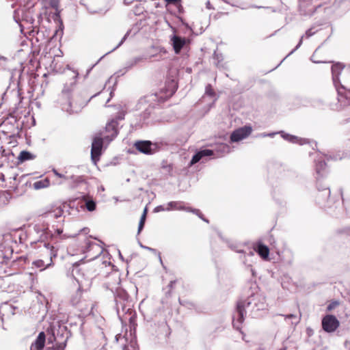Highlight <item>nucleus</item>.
Instances as JSON below:
<instances>
[{"mask_svg": "<svg viewBox=\"0 0 350 350\" xmlns=\"http://www.w3.org/2000/svg\"><path fill=\"white\" fill-rule=\"evenodd\" d=\"M62 206L53 207L42 214L33 225L31 234L41 239H66L75 237L78 234L64 233V217Z\"/></svg>", "mask_w": 350, "mask_h": 350, "instance_id": "nucleus-1", "label": "nucleus"}, {"mask_svg": "<svg viewBox=\"0 0 350 350\" xmlns=\"http://www.w3.org/2000/svg\"><path fill=\"white\" fill-rule=\"evenodd\" d=\"M67 75L70 77L66 82L59 95L57 103L62 109L69 114L77 113L85 107L90 100L100 94V92L92 95L90 98H83L82 94L76 91L77 79L79 73L77 70L68 69Z\"/></svg>", "mask_w": 350, "mask_h": 350, "instance_id": "nucleus-2", "label": "nucleus"}, {"mask_svg": "<svg viewBox=\"0 0 350 350\" xmlns=\"http://www.w3.org/2000/svg\"><path fill=\"white\" fill-rule=\"evenodd\" d=\"M109 281L103 283V286L113 293L116 302V310L119 319L122 324L127 322L131 325L135 324V312L132 308V299L128 293L120 287L115 288L116 284L120 282V277L116 273H109L107 275Z\"/></svg>", "mask_w": 350, "mask_h": 350, "instance_id": "nucleus-3", "label": "nucleus"}, {"mask_svg": "<svg viewBox=\"0 0 350 350\" xmlns=\"http://www.w3.org/2000/svg\"><path fill=\"white\" fill-rule=\"evenodd\" d=\"M267 306L265 297L260 293H253L245 299L239 300L232 315L233 327L240 330L247 311L252 316L256 317L258 312L267 310Z\"/></svg>", "mask_w": 350, "mask_h": 350, "instance_id": "nucleus-4", "label": "nucleus"}, {"mask_svg": "<svg viewBox=\"0 0 350 350\" xmlns=\"http://www.w3.org/2000/svg\"><path fill=\"white\" fill-rule=\"evenodd\" d=\"M177 88V82L174 79H170L166 81L164 95L155 93L141 98L137 104V108L138 110H142L141 116L143 121L148 119L156 106L159 103L163 102L171 97L176 92Z\"/></svg>", "mask_w": 350, "mask_h": 350, "instance_id": "nucleus-5", "label": "nucleus"}, {"mask_svg": "<svg viewBox=\"0 0 350 350\" xmlns=\"http://www.w3.org/2000/svg\"><path fill=\"white\" fill-rule=\"evenodd\" d=\"M49 239H42L34 234H31L29 237L31 247L38 250L40 258L45 259L49 264H53V258L57 256V250L48 242Z\"/></svg>", "mask_w": 350, "mask_h": 350, "instance_id": "nucleus-6", "label": "nucleus"}, {"mask_svg": "<svg viewBox=\"0 0 350 350\" xmlns=\"http://www.w3.org/2000/svg\"><path fill=\"white\" fill-rule=\"evenodd\" d=\"M317 187V192L315 195V201L320 208L325 210L333 209L340 204L339 200L330 198L331 191L329 187L323 185L319 180Z\"/></svg>", "mask_w": 350, "mask_h": 350, "instance_id": "nucleus-7", "label": "nucleus"}, {"mask_svg": "<svg viewBox=\"0 0 350 350\" xmlns=\"http://www.w3.org/2000/svg\"><path fill=\"white\" fill-rule=\"evenodd\" d=\"M72 274L79 286L83 285L85 281H90L96 276V269L87 266H75Z\"/></svg>", "mask_w": 350, "mask_h": 350, "instance_id": "nucleus-8", "label": "nucleus"}, {"mask_svg": "<svg viewBox=\"0 0 350 350\" xmlns=\"http://www.w3.org/2000/svg\"><path fill=\"white\" fill-rule=\"evenodd\" d=\"M22 232L18 230H12L11 232L3 234L1 237L3 243H2L4 248L12 247V244H17L18 242L23 243Z\"/></svg>", "mask_w": 350, "mask_h": 350, "instance_id": "nucleus-9", "label": "nucleus"}, {"mask_svg": "<svg viewBox=\"0 0 350 350\" xmlns=\"http://www.w3.org/2000/svg\"><path fill=\"white\" fill-rule=\"evenodd\" d=\"M134 147L140 152L145 154H153L158 152L160 148L157 143H152L148 140L137 141L134 144Z\"/></svg>", "mask_w": 350, "mask_h": 350, "instance_id": "nucleus-10", "label": "nucleus"}, {"mask_svg": "<svg viewBox=\"0 0 350 350\" xmlns=\"http://www.w3.org/2000/svg\"><path fill=\"white\" fill-rule=\"evenodd\" d=\"M85 245L83 249V252L86 254V257L90 259H95L98 257L103 252V248L98 243L90 241L86 237L84 238Z\"/></svg>", "mask_w": 350, "mask_h": 350, "instance_id": "nucleus-11", "label": "nucleus"}, {"mask_svg": "<svg viewBox=\"0 0 350 350\" xmlns=\"http://www.w3.org/2000/svg\"><path fill=\"white\" fill-rule=\"evenodd\" d=\"M321 323L323 329L327 333L334 332L340 325L339 321L332 314L325 315Z\"/></svg>", "mask_w": 350, "mask_h": 350, "instance_id": "nucleus-12", "label": "nucleus"}, {"mask_svg": "<svg viewBox=\"0 0 350 350\" xmlns=\"http://www.w3.org/2000/svg\"><path fill=\"white\" fill-rule=\"evenodd\" d=\"M338 95V102L342 105H350V86L345 84H340L336 88Z\"/></svg>", "mask_w": 350, "mask_h": 350, "instance_id": "nucleus-13", "label": "nucleus"}, {"mask_svg": "<svg viewBox=\"0 0 350 350\" xmlns=\"http://www.w3.org/2000/svg\"><path fill=\"white\" fill-rule=\"evenodd\" d=\"M54 174L61 178H63L65 181H68L70 183V186L72 188L78 187L81 184H86V182L83 176H65L61 173H59L57 170L53 169Z\"/></svg>", "mask_w": 350, "mask_h": 350, "instance_id": "nucleus-14", "label": "nucleus"}, {"mask_svg": "<svg viewBox=\"0 0 350 350\" xmlns=\"http://www.w3.org/2000/svg\"><path fill=\"white\" fill-rule=\"evenodd\" d=\"M103 139L100 136H96L92 143L91 157L94 161H98L101 154Z\"/></svg>", "mask_w": 350, "mask_h": 350, "instance_id": "nucleus-15", "label": "nucleus"}, {"mask_svg": "<svg viewBox=\"0 0 350 350\" xmlns=\"http://www.w3.org/2000/svg\"><path fill=\"white\" fill-rule=\"evenodd\" d=\"M252 133V127L245 126L234 131L230 135V140L232 142H237L247 137Z\"/></svg>", "mask_w": 350, "mask_h": 350, "instance_id": "nucleus-16", "label": "nucleus"}, {"mask_svg": "<svg viewBox=\"0 0 350 350\" xmlns=\"http://www.w3.org/2000/svg\"><path fill=\"white\" fill-rule=\"evenodd\" d=\"M148 59V57L145 55H139L133 57L124 63V66L122 69L120 70L118 72H122L121 75H124L133 67L139 65L140 63Z\"/></svg>", "mask_w": 350, "mask_h": 350, "instance_id": "nucleus-17", "label": "nucleus"}, {"mask_svg": "<svg viewBox=\"0 0 350 350\" xmlns=\"http://www.w3.org/2000/svg\"><path fill=\"white\" fill-rule=\"evenodd\" d=\"M49 5L55 10V13L53 14L52 18L55 23L59 24V29L56 31V33H57L59 31L62 33L64 25L60 18L61 10L59 9V0H50Z\"/></svg>", "mask_w": 350, "mask_h": 350, "instance_id": "nucleus-18", "label": "nucleus"}, {"mask_svg": "<svg viewBox=\"0 0 350 350\" xmlns=\"http://www.w3.org/2000/svg\"><path fill=\"white\" fill-rule=\"evenodd\" d=\"M230 147L229 145L224 143L216 144L211 149L213 152V158H220L225 156L226 154L230 152Z\"/></svg>", "mask_w": 350, "mask_h": 350, "instance_id": "nucleus-19", "label": "nucleus"}, {"mask_svg": "<svg viewBox=\"0 0 350 350\" xmlns=\"http://www.w3.org/2000/svg\"><path fill=\"white\" fill-rule=\"evenodd\" d=\"M118 121L114 119L111 120L106 124L105 131L108 133V135L104 137L105 140L111 142L118 135Z\"/></svg>", "mask_w": 350, "mask_h": 350, "instance_id": "nucleus-20", "label": "nucleus"}, {"mask_svg": "<svg viewBox=\"0 0 350 350\" xmlns=\"http://www.w3.org/2000/svg\"><path fill=\"white\" fill-rule=\"evenodd\" d=\"M213 152L211 149H200L198 150L195 154L192 157V159L189 163V166H191L202 159L207 157H212Z\"/></svg>", "mask_w": 350, "mask_h": 350, "instance_id": "nucleus-21", "label": "nucleus"}, {"mask_svg": "<svg viewBox=\"0 0 350 350\" xmlns=\"http://www.w3.org/2000/svg\"><path fill=\"white\" fill-rule=\"evenodd\" d=\"M13 262L14 260L1 254L0 255V275L5 273L11 274L10 273V267Z\"/></svg>", "mask_w": 350, "mask_h": 350, "instance_id": "nucleus-22", "label": "nucleus"}, {"mask_svg": "<svg viewBox=\"0 0 350 350\" xmlns=\"http://www.w3.org/2000/svg\"><path fill=\"white\" fill-rule=\"evenodd\" d=\"M343 68L344 66L340 63H336L332 66V80L335 88H337V85L341 84L339 79V75Z\"/></svg>", "mask_w": 350, "mask_h": 350, "instance_id": "nucleus-23", "label": "nucleus"}, {"mask_svg": "<svg viewBox=\"0 0 350 350\" xmlns=\"http://www.w3.org/2000/svg\"><path fill=\"white\" fill-rule=\"evenodd\" d=\"M171 41L172 42V46L176 54H178L184 45L186 44V39L185 38H182L180 36L174 35Z\"/></svg>", "mask_w": 350, "mask_h": 350, "instance_id": "nucleus-24", "label": "nucleus"}, {"mask_svg": "<svg viewBox=\"0 0 350 350\" xmlns=\"http://www.w3.org/2000/svg\"><path fill=\"white\" fill-rule=\"evenodd\" d=\"M46 336L44 332L39 333L36 340L31 345V350H42L44 347Z\"/></svg>", "mask_w": 350, "mask_h": 350, "instance_id": "nucleus-25", "label": "nucleus"}, {"mask_svg": "<svg viewBox=\"0 0 350 350\" xmlns=\"http://www.w3.org/2000/svg\"><path fill=\"white\" fill-rule=\"evenodd\" d=\"M316 172L319 176H323L326 169V163L322 156L315 160Z\"/></svg>", "mask_w": 350, "mask_h": 350, "instance_id": "nucleus-26", "label": "nucleus"}, {"mask_svg": "<svg viewBox=\"0 0 350 350\" xmlns=\"http://www.w3.org/2000/svg\"><path fill=\"white\" fill-rule=\"evenodd\" d=\"M187 207L184 205L183 202L180 201H172L167 203L166 207V211H170L172 210L185 211Z\"/></svg>", "mask_w": 350, "mask_h": 350, "instance_id": "nucleus-27", "label": "nucleus"}, {"mask_svg": "<svg viewBox=\"0 0 350 350\" xmlns=\"http://www.w3.org/2000/svg\"><path fill=\"white\" fill-rule=\"evenodd\" d=\"M32 268H38L40 269V271H44L46 269L49 268V267L53 266V264H49L48 262L46 261L44 258H39L37 260H35L32 262Z\"/></svg>", "mask_w": 350, "mask_h": 350, "instance_id": "nucleus-28", "label": "nucleus"}, {"mask_svg": "<svg viewBox=\"0 0 350 350\" xmlns=\"http://www.w3.org/2000/svg\"><path fill=\"white\" fill-rule=\"evenodd\" d=\"M36 158V156L27 150H23L20 152L18 157V163H22L25 161L33 160Z\"/></svg>", "mask_w": 350, "mask_h": 350, "instance_id": "nucleus-29", "label": "nucleus"}, {"mask_svg": "<svg viewBox=\"0 0 350 350\" xmlns=\"http://www.w3.org/2000/svg\"><path fill=\"white\" fill-rule=\"evenodd\" d=\"M279 133L281 134V136L283 139H284L291 143H293V144H303L306 142V139H303L304 142H301L302 139H299L296 136H294V135H290L288 133H285L283 131H280Z\"/></svg>", "mask_w": 350, "mask_h": 350, "instance_id": "nucleus-30", "label": "nucleus"}, {"mask_svg": "<svg viewBox=\"0 0 350 350\" xmlns=\"http://www.w3.org/2000/svg\"><path fill=\"white\" fill-rule=\"evenodd\" d=\"M50 185V180L45 178L42 180H37L33 184V187L36 190L46 188Z\"/></svg>", "mask_w": 350, "mask_h": 350, "instance_id": "nucleus-31", "label": "nucleus"}, {"mask_svg": "<svg viewBox=\"0 0 350 350\" xmlns=\"http://www.w3.org/2000/svg\"><path fill=\"white\" fill-rule=\"evenodd\" d=\"M256 252L262 258H267L269 256V250L267 246L263 244H258L257 245Z\"/></svg>", "mask_w": 350, "mask_h": 350, "instance_id": "nucleus-32", "label": "nucleus"}, {"mask_svg": "<svg viewBox=\"0 0 350 350\" xmlns=\"http://www.w3.org/2000/svg\"><path fill=\"white\" fill-rule=\"evenodd\" d=\"M316 33L315 31H313V29L312 28H310L309 29H308L306 31V33H305V36L306 38H309L310 37H311L312 36H313L314 33ZM304 36H302L298 42V44H297V46H295V48L290 53V54L293 53L295 51H296L297 49H298L301 45L302 44V42H303V38H304Z\"/></svg>", "mask_w": 350, "mask_h": 350, "instance_id": "nucleus-33", "label": "nucleus"}, {"mask_svg": "<svg viewBox=\"0 0 350 350\" xmlns=\"http://www.w3.org/2000/svg\"><path fill=\"white\" fill-rule=\"evenodd\" d=\"M136 341L131 340L129 344L123 345V350H137Z\"/></svg>", "mask_w": 350, "mask_h": 350, "instance_id": "nucleus-34", "label": "nucleus"}, {"mask_svg": "<svg viewBox=\"0 0 350 350\" xmlns=\"http://www.w3.org/2000/svg\"><path fill=\"white\" fill-rule=\"evenodd\" d=\"M85 207L89 211H93L96 207V202L93 200H86Z\"/></svg>", "mask_w": 350, "mask_h": 350, "instance_id": "nucleus-35", "label": "nucleus"}, {"mask_svg": "<svg viewBox=\"0 0 350 350\" xmlns=\"http://www.w3.org/2000/svg\"><path fill=\"white\" fill-rule=\"evenodd\" d=\"M130 33H131V30L127 31V32L125 33V35L122 38L121 41L118 43V44L116 47H114L111 51H110L108 53H107L106 55L110 53L111 52L114 51L118 48H119L125 42V40H126V38L129 36V35L130 34Z\"/></svg>", "mask_w": 350, "mask_h": 350, "instance_id": "nucleus-36", "label": "nucleus"}, {"mask_svg": "<svg viewBox=\"0 0 350 350\" xmlns=\"http://www.w3.org/2000/svg\"><path fill=\"white\" fill-rule=\"evenodd\" d=\"M281 316L284 317L285 320L286 319H295L296 320L295 323L292 322V323H295V325H297L299 323L300 321V317H297L295 314H280Z\"/></svg>", "mask_w": 350, "mask_h": 350, "instance_id": "nucleus-37", "label": "nucleus"}, {"mask_svg": "<svg viewBox=\"0 0 350 350\" xmlns=\"http://www.w3.org/2000/svg\"><path fill=\"white\" fill-rule=\"evenodd\" d=\"M176 283V280H172L167 285V288H169L167 291H165V295L166 297H169L172 295V291L174 288V284Z\"/></svg>", "mask_w": 350, "mask_h": 350, "instance_id": "nucleus-38", "label": "nucleus"}, {"mask_svg": "<svg viewBox=\"0 0 350 350\" xmlns=\"http://www.w3.org/2000/svg\"><path fill=\"white\" fill-rule=\"evenodd\" d=\"M205 94L209 96L213 97L215 95V93L212 88L211 84H208L205 88Z\"/></svg>", "mask_w": 350, "mask_h": 350, "instance_id": "nucleus-39", "label": "nucleus"}, {"mask_svg": "<svg viewBox=\"0 0 350 350\" xmlns=\"http://www.w3.org/2000/svg\"><path fill=\"white\" fill-rule=\"evenodd\" d=\"M214 59L217 60V66H219V64L223 60V55L221 53H217L216 52L214 53Z\"/></svg>", "mask_w": 350, "mask_h": 350, "instance_id": "nucleus-40", "label": "nucleus"}, {"mask_svg": "<svg viewBox=\"0 0 350 350\" xmlns=\"http://www.w3.org/2000/svg\"><path fill=\"white\" fill-rule=\"evenodd\" d=\"M254 251H252V250H250L248 253L244 254V256H243V262L245 265L247 264V260L246 259V258H249V257H253L254 256Z\"/></svg>", "mask_w": 350, "mask_h": 350, "instance_id": "nucleus-41", "label": "nucleus"}, {"mask_svg": "<svg viewBox=\"0 0 350 350\" xmlns=\"http://www.w3.org/2000/svg\"><path fill=\"white\" fill-rule=\"evenodd\" d=\"M162 168L167 174H171V172L172 171V165L171 164H167V163L164 164L163 163L162 165Z\"/></svg>", "mask_w": 350, "mask_h": 350, "instance_id": "nucleus-42", "label": "nucleus"}, {"mask_svg": "<svg viewBox=\"0 0 350 350\" xmlns=\"http://www.w3.org/2000/svg\"><path fill=\"white\" fill-rule=\"evenodd\" d=\"M186 211L192 212L193 213L197 215L198 216L200 215V211L199 209L192 208L191 207H187Z\"/></svg>", "mask_w": 350, "mask_h": 350, "instance_id": "nucleus-43", "label": "nucleus"}, {"mask_svg": "<svg viewBox=\"0 0 350 350\" xmlns=\"http://www.w3.org/2000/svg\"><path fill=\"white\" fill-rule=\"evenodd\" d=\"M161 211H166V207H164L163 205H159V206H156L154 208V213H159V212H161Z\"/></svg>", "mask_w": 350, "mask_h": 350, "instance_id": "nucleus-44", "label": "nucleus"}, {"mask_svg": "<svg viewBox=\"0 0 350 350\" xmlns=\"http://www.w3.org/2000/svg\"><path fill=\"white\" fill-rule=\"evenodd\" d=\"M139 243V245L141 247L144 248V249H146L148 251H150L153 253H157V250L154 248H152V247H148V246H145V245H143L140 242Z\"/></svg>", "mask_w": 350, "mask_h": 350, "instance_id": "nucleus-45", "label": "nucleus"}, {"mask_svg": "<svg viewBox=\"0 0 350 350\" xmlns=\"http://www.w3.org/2000/svg\"><path fill=\"white\" fill-rule=\"evenodd\" d=\"M338 304V303L337 301H334V302H332L331 304H329L327 307V310H332L333 308H334Z\"/></svg>", "mask_w": 350, "mask_h": 350, "instance_id": "nucleus-46", "label": "nucleus"}, {"mask_svg": "<svg viewBox=\"0 0 350 350\" xmlns=\"http://www.w3.org/2000/svg\"><path fill=\"white\" fill-rule=\"evenodd\" d=\"M167 53V51L166 50L164 49V48H160L159 49V59H163V58L162 57V55L163 54H166Z\"/></svg>", "mask_w": 350, "mask_h": 350, "instance_id": "nucleus-47", "label": "nucleus"}, {"mask_svg": "<svg viewBox=\"0 0 350 350\" xmlns=\"http://www.w3.org/2000/svg\"><path fill=\"white\" fill-rule=\"evenodd\" d=\"M146 214H147V208H145L144 210V213L140 218V221H143V222H145L146 221Z\"/></svg>", "mask_w": 350, "mask_h": 350, "instance_id": "nucleus-48", "label": "nucleus"}, {"mask_svg": "<svg viewBox=\"0 0 350 350\" xmlns=\"http://www.w3.org/2000/svg\"><path fill=\"white\" fill-rule=\"evenodd\" d=\"M66 347V343H62L57 345L54 350H64V348Z\"/></svg>", "mask_w": 350, "mask_h": 350, "instance_id": "nucleus-49", "label": "nucleus"}, {"mask_svg": "<svg viewBox=\"0 0 350 350\" xmlns=\"http://www.w3.org/2000/svg\"><path fill=\"white\" fill-rule=\"evenodd\" d=\"M144 224H145V222L139 221V226H138L137 234H139L141 232V231L144 228Z\"/></svg>", "mask_w": 350, "mask_h": 350, "instance_id": "nucleus-50", "label": "nucleus"}, {"mask_svg": "<svg viewBox=\"0 0 350 350\" xmlns=\"http://www.w3.org/2000/svg\"><path fill=\"white\" fill-rule=\"evenodd\" d=\"M24 178V176H21L19 177V178H18V174H15L13 175L12 176V178L14 180L16 181V180H18V182H21V178Z\"/></svg>", "mask_w": 350, "mask_h": 350, "instance_id": "nucleus-51", "label": "nucleus"}, {"mask_svg": "<svg viewBox=\"0 0 350 350\" xmlns=\"http://www.w3.org/2000/svg\"><path fill=\"white\" fill-rule=\"evenodd\" d=\"M342 232L348 235H350V226L345 228L342 230Z\"/></svg>", "mask_w": 350, "mask_h": 350, "instance_id": "nucleus-52", "label": "nucleus"}, {"mask_svg": "<svg viewBox=\"0 0 350 350\" xmlns=\"http://www.w3.org/2000/svg\"><path fill=\"white\" fill-rule=\"evenodd\" d=\"M120 339H123V340H124L125 341L126 340V338L124 336H122V335H121V334H117V335L116 336V340L117 341H118Z\"/></svg>", "mask_w": 350, "mask_h": 350, "instance_id": "nucleus-53", "label": "nucleus"}, {"mask_svg": "<svg viewBox=\"0 0 350 350\" xmlns=\"http://www.w3.org/2000/svg\"><path fill=\"white\" fill-rule=\"evenodd\" d=\"M206 8L208 9V10H212L213 9V8L212 7L211 4V2L210 1H207L206 3Z\"/></svg>", "mask_w": 350, "mask_h": 350, "instance_id": "nucleus-54", "label": "nucleus"}, {"mask_svg": "<svg viewBox=\"0 0 350 350\" xmlns=\"http://www.w3.org/2000/svg\"><path fill=\"white\" fill-rule=\"evenodd\" d=\"M277 133H268V134H262V136L263 137H267V136H269V137H273Z\"/></svg>", "mask_w": 350, "mask_h": 350, "instance_id": "nucleus-55", "label": "nucleus"}, {"mask_svg": "<svg viewBox=\"0 0 350 350\" xmlns=\"http://www.w3.org/2000/svg\"><path fill=\"white\" fill-rule=\"evenodd\" d=\"M167 3H175L180 1V0H165Z\"/></svg>", "mask_w": 350, "mask_h": 350, "instance_id": "nucleus-56", "label": "nucleus"}, {"mask_svg": "<svg viewBox=\"0 0 350 350\" xmlns=\"http://www.w3.org/2000/svg\"><path fill=\"white\" fill-rule=\"evenodd\" d=\"M81 232H83L84 233L87 234L89 232V230L88 228H83L79 230V233Z\"/></svg>", "mask_w": 350, "mask_h": 350, "instance_id": "nucleus-57", "label": "nucleus"}, {"mask_svg": "<svg viewBox=\"0 0 350 350\" xmlns=\"http://www.w3.org/2000/svg\"><path fill=\"white\" fill-rule=\"evenodd\" d=\"M248 267H250V271H251V273H252V275H253V276H254V275H255V271H254V270L252 268V267H251V265H248Z\"/></svg>", "mask_w": 350, "mask_h": 350, "instance_id": "nucleus-58", "label": "nucleus"}, {"mask_svg": "<svg viewBox=\"0 0 350 350\" xmlns=\"http://www.w3.org/2000/svg\"><path fill=\"white\" fill-rule=\"evenodd\" d=\"M88 12H89V13H90L91 14H94L97 13V12H96V11H95V10H88Z\"/></svg>", "mask_w": 350, "mask_h": 350, "instance_id": "nucleus-59", "label": "nucleus"}, {"mask_svg": "<svg viewBox=\"0 0 350 350\" xmlns=\"http://www.w3.org/2000/svg\"><path fill=\"white\" fill-rule=\"evenodd\" d=\"M336 1L338 2V6H340L341 3H345V2L342 0H336Z\"/></svg>", "mask_w": 350, "mask_h": 350, "instance_id": "nucleus-60", "label": "nucleus"}, {"mask_svg": "<svg viewBox=\"0 0 350 350\" xmlns=\"http://www.w3.org/2000/svg\"><path fill=\"white\" fill-rule=\"evenodd\" d=\"M202 220H203V221H205V222H206V223H208V222H209V221H208L207 219L204 218H204H202Z\"/></svg>", "mask_w": 350, "mask_h": 350, "instance_id": "nucleus-61", "label": "nucleus"}, {"mask_svg": "<svg viewBox=\"0 0 350 350\" xmlns=\"http://www.w3.org/2000/svg\"><path fill=\"white\" fill-rule=\"evenodd\" d=\"M198 217H199L201 219H202V218H204V216H203V215H202L201 213H200V215H198Z\"/></svg>", "mask_w": 350, "mask_h": 350, "instance_id": "nucleus-62", "label": "nucleus"}, {"mask_svg": "<svg viewBox=\"0 0 350 350\" xmlns=\"http://www.w3.org/2000/svg\"><path fill=\"white\" fill-rule=\"evenodd\" d=\"M158 55H152L150 56H149V58H152V57H157Z\"/></svg>", "mask_w": 350, "mask_h": 350, "instance_id": "nucleus-63", "label": "nucleus"}, {"mask_svg": "<svg viewBox=\"0 0 350 350\" xmlns=\"http://www.w3.org/2000/svg\"><path fill=\"white\" fill-rule=\"evenodd\" d=\"M236 251H237V252H238V253H243V250H236Z\"/></svg>", "mask_w": 350, "mask_h": 350, "instance_id": "nucleus-64", "label": "nucleus"}]
</instances>
